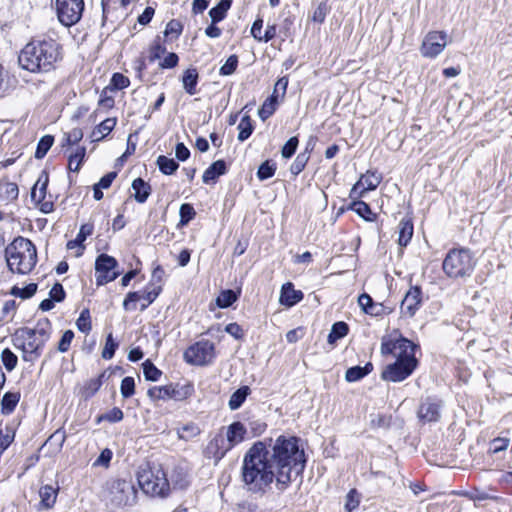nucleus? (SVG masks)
<instances>
[{"instance_id": "obj_1", "label": "nucleus", "mask_w": 512, "mask_h": 512, "mask_svg": "<svg viewBox=\"0 0 512 512\" xmlns=\"http://www.w3.org/2000/svg\"><path fill=\"white\" fill-rule=\"evenodd\" d=\"M267 456L278 472L277 489L280 491L286 490L306 465L304 449L296 437L279 436L267 447Z\"/></svg>"}, {"instance_id": "obj_2", "label": "nucleus", "mask_w": 512, "mask_h": 512, "mask_svg": "<svg viewBox=\"0 0 512 512\" xmlns=\"http://www.w3.org/2000/svg\"><path fill=\"white\" fill-rule=\"evenodd\" d=\"M277 474L267 456L265 443H254L244 455L241 467V477L247 491L265 494L274 481L277 483Z\"/></svg>"}, {"instance_id": "obj_3", "label": "nucleus", "mask_w": 512, "mask_h": 512, "mask_svg": "<svg viewBox=\"0 0 512 512\" xmlns=\"http://www.w3.org/2000/svg\"><path fill=\"white\" fill-rule=\"evenodd\" d=\"M416 345L410 340L399 337H385L381 343L382 354H392L396 361L386 366L382 379L391 382H401L408 378L416 369L418 361L415 357Z\"/></svg>"}, {"instance_id": "obj_4", "label": "nucleus", "mask_w": 512, "mask_h": 512, "mask_svg": "<svg viewBox=\"0 0 512 512\" xmlns=\"http://www.w3.org/2000/svg\"><path fill=\"white\" fill-rule=\"evenodd\" d=\"M61 58L60 45L53 39L33 40L21 50L18 62L30 72H48Z\"/></svg>"}, {"instance_id": "obj_5", "label": "nucleus", "mask_w": 512, "mask_h": 512, "mask_svg": "<svg viewBox=\"0 0 512 512\" xmlns=\"http://www.w3.org/2000/svg\"><path fill=\"white\" fill-rule=\"evenodd\" d=\"M52 331L51 322L47 318L38 320L34 328H21L14 335L13 342L23 352L25 361L38 358Z\"/></svg>"}, {"instance_id": "obj_6", "label": "nucleus", "mask_w": 512, "mask_h": 512, "mask_svg": "<svg viewBox=\"0 0 512 512\" xmlns=\"http://www.w3.org/2000/svg\"><path fill=\"white\" fill-rule=\"evenodd\" d=\"M247 430L243 423L235 421L221 428L206 447V454L215 462L220 461L228 451L245 440Z\"/></svg>"}, {"instance_id": "obj_7", "label": "nucleus", "mask_w": 512, "mask_h": 512, "mask_svg": "<svg viewBox=\"0 0 512 512\" xmlns=\"http://www.w3.org/2000/svg\"><path fill=\"white\" fill-rule=\"evenodd\" d=\"M6 260L12 272L27 274L36 264V248L29 239L20 238L6 248Z\"/></svg>"}, {"instance_id": "obj_8", "label": "nucleus", "mask_w": 512, "mask_h": 512, "mask_svg": "<svg viewBox=\"0 0 512 512\" xmlns=\"http://www.w3.org/2000/svg\"><path fill=\"white\" fill-rule=\"evenodd\" d=\"M475 267V260L470 250L452 249L443 260L442 268L444 273L453 279L468 277Z\"/></svg>"}, {"instance_id": "obj_9", "label": "nucleus", "mask_w": 512, "mask_h": 512, "mask_svg": "<svg viewBox=\"0 0 512 512\" xmlns=\"http://www.w3.org/2000/svg\"><path fill=\"white\" fill-rule=\"evenodd\" d=\"M137 480L141 489L152 496L164 497L170 489L166 473L159 465L141 468Z\"/></svg>"}, {"instance_id": "obj_10", "label": "nucleus", "mask_w": 512, "mask_h": 512, "mask_svg": "<svg viewBox=\"0 0 512 512\" xmlns=\"http://www.w3.org/2000/svg\"><path fill=\"white\" fill-rule=\"evenodd\" d=\"M136 495L131 481L113 479L106 483V500L114 507H122L130 504Z\"/></svg>"}, {"instance_id": "obj_11", "label": "nucleus", "mask_w": 512, "mask_h": 512, "mask_svg": "<svg viewBox=\"0 0 512 512\" xmlns=\"http://www.w3.org/2000/svg\"><path fill=\"white\" fill-rule=\"evenodd\" d=\"M55 10L59 22L65 27L76 25L81 20L84 0H55Z\"/></svg>"}, {"instance_id": "obj_12", "label": "nucleus", "mask_w": 512, "mask_h": 512, "mask_svg": "<svg viewBox=\"0 0 512 512\" xmlns=\"http://www.w3.org/2000/svg\"><path fill=\"white\" fill-rule=\"evenodd\" d=\"M194 392L193 385L190 383L169 384L165 386H154L147 391L148 397L153 400H168L174 399L176 401H183L189 398Z\"/></svg>"}, {"instance_id": "obj_13", "label": "nucleus", "mask_w": 512, "mask_h": 512, "mask_svg": "<svg viewBox=\"0 0 512 512\" xmlns=\"http://www.w3.org/2000/svg\"><path fill=\"white\" fill-rule=\"evenodd\" d=\"M215 357V346L208 340L198 341L184 352V359L193 365H206Z\"/></svg>"}, {"instance_id": "obj_14", "label": "nucleus", "mask_w": 512, "mask_h": 512, "mask_svg": "<svg viewBox=\"0 0 512 512\" xmlns=\"http://www.w3.org/2000/svg\"><path fill=\"white\" fill-rule=\"evenodd\" d=\"M117 267L118 262L114 257L100 254L95 261L96 284L101 286L114 281L120 275Z\"/></svg>"}, {"instance_id": "obj_15", "label": "nucleus", "mask_w": 512, "mask_h": 512, "mask_svg": "<svg viewBox=\"0 0 512 512\" xmlns=\"http://www.w3.org/2000/svg\"><path fill=\"white\" fill-rule=\"evenodd\" d=\"M447 34L443 31H431L423 39L420 52L423 57L435 58L447 46Z\"/></svg>"}, {"instance_id": "obj_16", "label": "nucleus", "mask_w": 512, "mask_h": 512, "mask_svg": "<svg viewBox=\"0 0 512 512\" xmlns=\"http://www.w3.org/2000/svg\"><path fill=\"white\" fill-rule=\"evenodd\" d=\"M422 292L420 287H411L405 294L401 303V313L406 317H413L421 305Z\"/></svg>"}, {"instance_id": "obj_17", "label": "nucleus", "mask_w": 512, "mask_h": 512, "mask_svg": "<svg viewBox=\"0 0 512 512\" xmlns=\"http://www.w3.org/2000/svg\"><path fill=\"white\" fill-rule=\"evenodd\" d=\"M418 416L424 421H437L440 417V403L430 398L426 399L419 407Z\"/></svg>"}, {"instance_id": "obj_18", "label": "nucleus", "mask_w": 512, "mask_h": 512, "mask_svg": "<svg viewBox=\"0 0 512 512\" xmlns=\"http://www.w3.org/2000/svg\"><path fill=\"white\" fill-rule=\"evenodd\" d=\"M382 177L380 174L376 172H367L365 175H362L360 180L354 185L352 191H360V195H362L366 191L375 190L378 185L381 183Z\"/></svg>"}, {"instance_id": "obj_19", "label": "nucleus", "mask_w": 512, "mask_h": 512, "mask_svg": "<svg viewBox=\"0 0 512 512\" xmlns=\"http://www.w3.org/2000/svg\"><path fill=\"white\" fill-rule=\"evenodd\" d=\"M303 298V293L299 290H295L293 284L288 282L282 286L281 294H280V303L291 307L301 301Z\"/></svg>"}, {"instance_id": "obj_20", "label": "nucleus", "mask_w": 512, "mask_h": 512, "mask_svg": "<svg viewBox=\"0 0 512 512\" xmlns=\"http://www.w3.org/2000/svg\"><path fill=\"white\" fill-rule=\"evenodd\" d=\"M94 230V225L92 223H86L83 224L80 227V230L74 240H70L67 243L68 249H74L75 247H79V251L77 253V256L82 255L84 246L83 242L87 239L88 236L92 235Z\"/></svg>"}, {"instance_id": "obj_21", "label": "nucleus", "mask_w": 512, "mask_h": 512, "mask_svg": "<svg viewBox=\"0 0 512 512\" xmlns=\"http://www.w3.org/2000/svg\"><path fill=\"white\" fill-rule=\"evenodd\" d=\"M58 495V488H54L51 485L42 486L39 490V510L50 509L54 506Z\"/></svg>"}, {"instance_id": "obj_22", "label": "nucleus", "mask_w": 512, "mask_h": 512, "mask_svg": "<svg viewBox=\"0 0 512 512\" xmlns=\"http://www.w3.org/2000/svg\"><path fill=\"white\" fill-rule=\"evenodd\" d=\"M110 374L103 371L98 377L86 381L81 389V394L85 399L92 397L102 386L105 379H108Z\"/></svg>"}, {"instance_id": "obj_23", "label": "nucleus", "mask_w": 512, "mask_h": 512, "mask_svg": "<svg viewBox=\"0 0 512 512\" xmlns=\"http://www.w3.org/2000/svg\"><path fill=\"white\" fill-rule=\"evenodd\" d=\"M227 171L226 163L223 160H217L212 163L203 173L202 179L206 184L214 183L217 178L224 175Z\"/></svg>"}, {"instance_id": "obj_24", "label": "nucleus", "mask_w": 512, "mask_h": 512, "mask_svg": "<svg viewBox=\"0 0 512 512\" xmlns=\"http://www.w3.org/2000/svg\"><path fill=\"white\" fill-rule=\"evenodd\" d=\"M134 198L138 203H144L151 194V186L142 178H137L132 182Z\"/></svg>"}, {"instance_id": "obj_25", "label": "nucleus", "mask_w": 512, "mask_h": 512, "mask_svg": "<svg viewBox=\"0 0 512 512\" xmlns=\"http://www.w3.org/2000/svg\"><path fill=\"white\" fill-rule=\"evenodd\" d=\"M48 181H49L48 175L45 172H43L39 176L37 182L35 183V185L32 188V191H31L32 201L42 202L45 199Z\"/></svg>"}, {"instance_id": "obj_26", "label": "nucleus", "mask_w": 512, "mask_h": 512, "mask_svg": "<svg viewBox=\"0 0 512 512\" xmlns=\"http://www.w3.org/2000/svg\"><path fill=\"white\" fill-rule=\"evenodd\" d=\"M373 370L372 363L368 362L364 366H353L347 369L345 379L347 382H356L364 378Z\"/></svg>"}, {"instance_id": "obj_27", "label": "nucleus", "mask_w": 512, "mask_h": 512, "mask_svg": "<svg viewBox=\"0 0 512 512\" xmlns=\"http://www.w3.org/2000/svg\"><path fill=\"white\" fill-rule=\"evenodd\" d=\"M19 189L17 184L3 181L0 182V200L5 203H10L18 198Z\"/></svg>"}, {"instance_id": "obj_28", "label": "nucleus", "mask_w": 512, "mask_h": 512, "mask_svg": "<svg viewBox=\"0 0 512 512\" xmlns=\"http://www.w3.org/2000/svg\"><path fill=\"white\" fill-rule=\"evenodd\" d=\"M198 77V72L195 68H189L184 71L182 77L183 88L189 95L196 94Z\"/></svg>"}, {"instance_id": "obj_29", "label": "nucleus", "mask_w": 512, "mask_h": 512, "mask_svg": "<svg viewBox=\"0 0 512 512\" xmlns=\"http://www.w3.org/2000/svg\"><path fill=\"white\" fill-rule=\"evenodd\" d=\"M20 401L19 392H6L1 400V412L4 415L11 414Z\"/></svg>"}, {"instance_id": "obj_30", "label": "nucleus", "mask_w": 512, "mask_h": 512, "mask_svg": "<svg viewBox=\"0 0 512 512\" xmlns=\"http://www.w3.org/2000/svg\"><path fill=\"white\" fill-rule=\"evenodd\" d=\"M398 243L400 246H406L413 235V223L409 219H402L398 225Z\"/></svg>"}, {"instance_id": "obj_31", "label": "nucleus", "mask_w": 512, "mask_h": 512, "mask_svg": "<svg viewBox=\"0 0 512 512\" xmlns=\"http://www.w3.org/2000/svg\"><path fill=\"white\" fill-rule=\"evenodd\" d=\"M116 119L107 118L103 120L97 127L92 131L93 141H99L107 136L115 127Z\"/></svg>"}, {"instance_id": "obj_32", "label": "nucleus", "mask_w": 512, "mask_h": 512, "mask_svg": "<svg viewBox=\"0 0 512 512\" xmlns=\"http://www.w3.org/2000/svg\"><path fill=\"white\" fill-rule=\"evenodd\" d=\"M232 4V0H221L215 7L211 8L209 11V16L213 23H218L222 21L227 14V11L230 9Z\"/></svg>"}, {"instance_id": "obj_33", "label": "nucleus", "mask_w": 512, "mask_h": 512, "mask_svg": "<svg viewBox=\"0 0 512 512\" xmlns=\"http://www.w3.org/2000/svg\"><path fill=\"white\" fill-rule=\"evenodd\" d=\"M200 433V427L194 422H189L177 429L178 438L184 441H190L197 437Z\"/></svg>"}, {"instance_id": "obj_34", "label": "nucleus", "mask_w": 512, "mask_h": 512, "mask_svg": "<svg viewBox=\"0 0 512 512\" xmlns=\"http://www.w3.org/2000/svg\"><path fill=\"white\" fill-rule=\"evenodd\" d=\"M250 393V388L248 386H242L238 390H236L230 397L228 405L231 410H236L241 407V405L246 400L247 396Z\"/></svg>"}, {"instance_id": "obj_35", "label": "nucleus", "mask_w": 512, "mask_h": 512, "mask_svg": "<svg viewBox=\"0 0 512 512\" xmlns=\"http://www.w3.org/2000/svg\"><path fill=\"white\" fill-rule=\"evenodd\" d=\"M348 330L349 327L345 322L339 321L334 323L328 335V343L333 344L337 340L345 337L348 333Z\"/></svg>"}, {"instance_id": "obj_36", "label": "nucleus", "mask_w": 512, "mask_h": 512, "mask_svg": "<svg viewBox=\"0 0 512 512\" xmlns=\"http://www.w3.org/2000/svg\"><path fill=\"white\" fill-rule=\"evenodd\" d=\"M86 154L85 147H77L74 153L69 155L68 168L70 171L78 172Z\"/></svg>"}, {"instance_id": "obj_37", "label": "nucleus", "mask_w": 512, "mask_h": 512, "mask_svg": "<svg viewBox=\"0 0 512 512\" xmlns=\"http://www.w3.org/2000/svg\"><path fill=\"white\" fill-rule=\"evenodd\" d=\"M159 170L165 175H172L179 167V164L172 158L160 155L157 158Z\"/></svg>"}, {"instance_id": "obj_38", "label": "nucleus", "mask_w": 512, "mask_h": 512, "mask_svg": "<svg viewBox=\"0 0 512 512\" xmlns=\"http://www.w3.org/2000/svg\"><path fill=\"white\" fill-rule=\"evenodd\" d=\"M252 120L248 115H244L238 124V140L243 142L250 137L253 132Z\"/></svg>"}, {"instance_id": "obj_39", "label": "nucleus", "mask_w": 512, "mask_h": 512, "mask_svg": "<svg viewBox=\"0 0 512 512\" xmlns=\"http://www.w3.org/2000/svg\"><path fill=\"white\" fill-rule=\"evenodd\" d=\"M277 99V95H271L269 98L265 100V102L258 111L259 117L262 120H266L275 112Z\"/></svg>"}, {"instance_id": "obj_40", "label": "nucleus", "mask_w": 512, "mask_h": 512, "mask_svg": "<svg viewBox=\"0 0 512 512\" xmlns=\"http://www.w3.org/2000/svg\"><path fill=\"white\" fill-rule=\"evenodd\" d=\"M459 494L467 497L468 499H470L472 501H484V500L499 501V500H501V498L496 495L489 494L486 491H482V490H479L476 488L473 491L462 492Z\"/></svg>"}, {"instance_id": "obj_41", "label": "nucleus", "mask_w": 512, "mask_h": 512, "mask_svg": "<svg viewBox=\"0 0 512 512\" xmlns=\"http://www.w3.org/2000/svg\"><path fill=\"white\" fill-rule=\"evenodd\" d=\"M54 143V138L51 135H45L40 138L37 148L35 151V158L42 159L47 154L49 149L52 147Z\"/></svg>"}, {"instance_id": "obj_42", "label": "nucleus", "mask_w": 512, "mask_h": 512, "mask_svg": "<svg viewBox=\"0 0 512 512\" xmlns=\"http://www.w3.org/2000/svg\"><path fill=\"white\" fill-rule=\"evenodd\" d=\"M66 440V433L63 429H57L46 441V445L54 448L55 452H59Z\"/></svg>"}, {"instance_id": "obj_43", "label": "nucleus", "mask_w": 512, "mask_h": 512, "mask_svg": "<svg viewBox=\"0 0 512 512\" xmlns=\"http://www.w3.org/2000/svg\"><path fill=\"white\" fill-rule=\"evenodd\" d=\"M143 374L147 381H158L162 375L159 370L150 360H146L143 364Z\"/></svg>"}, {"instance_id": "obj_44", "label": "nucleus", "mask_w": 512, "mask_h": 512, "mask_svg": "<svg viewBox=\"0 0 512 512\" xmlns=\"http://www.w3.org/2000/svg\"><path fill=\"white\" fill-rule=\"evenodd\" d=\"M15 437V432L11 427L0 428V455L10 446Z\"/></svg>"}, {"instance_id": "obj_45", "label": "nucleus", "mask_w": 512, "mask_h": 512, "mask_svg": "<svg viewBox=\"0 0 512 512\" xmlns=\"http://www.w3.org/2000/svg\"><path fill=\"white\" fill-rule=\"evenodd\" d=\"M351 209L365 220L371 221L374 218V214L372 213L370 206L363 201L353 202Z\"/></svg>"}, {"instance_id": "obj_46", "label": "nucleus", "mask_w": 512, "mask_h": 512, "mask_svg": "<svg viewBox=\"0 0 512 512\" xmlns=\"http://www.w3.org/2000/svg\"><path fill=\"white\" fill-rule=\"evenodd\" d=\"M36 291H37V285L34 283H30L24 288L13 286L10 291V294L15 297H20L22 299H28V298L32 297L36 293Z\"/></svg>"}, {"instance_id": "obj_47", "label": "nucleus", "mask_w": 512, "mask_h": 512, "mask_svg": "<svg viewBox=\"0 0 512 512\" xmlns=\"http://www.w3.org/2000/svg\"><path fill=\"white\" fill-rule=\"evenodd\" d=\"M83 138V131L80 128H73L71 131L64 133L62 147L76 145Z\"/></svg>"}, {"instance_id": "obj_48", "label": "nucleus", "mask_w": 512, "mask_h": 512, "mask_svg": "<svg viewBox=\"0 0 512 512\" xmlns=\"http://www.w3.org/2000/svg\"><path fill=\"white\" fill-rule=\"evenodd\" d=\"M237 300V295L232 290H224L217 297L216 303L221 308L231 306Z\"/></svg>"}, {"instance_id": "obj_49", "label": "nucleus", "mask_w": 512, "mask_h": 512, "mask_svg": "<svg viewBox=\"0 0 512 512\" xmlns=\"http://www.w3.org/2000/svg\"><path fill=\"white\" fill-rule=\"evenodd\" d=\"M276 171V166L271 161L267 160L263 162L257 171V176L260 180H266L271 178Z\"/></svg>"}, {"instance_id": "obj_50", "label": "nucleus", "mask_w": 512, "mask_h": 512, "mask_svg": "<svg viewBox=\"0 0 512 512\" xmlns=\"http://www.w3.org/2000/svg\"><path fill=\"white\" fill-rule=\"evenodd\" d=\"M238 57L236 55H231L228 57L226 62L220 67L219 73L222 76L232 75L237 67H238Z\"/></svg>"}, {"instance_id": "obj_51", "label": "nucleus", "mask_w": 512, "mask_h": 512, "mask_svg": "<svg viewBox=\"0 0 512 512\" xmlns=\"http://www.w3.org/2000/svg\"><path fill=\"white\" fill-rule=\"evenodd\" d=\"M1 360L8 371H12L13 369H15L18 363L17 356L8 348L2 351Z\"/></svg>"}, {"instance_id": "obj_52", "label": "nucleus", "mask_w": 512, "mask_h": 512, "mask_svg": "<svg viewBox=\"0 0 512 512\" xmlns=\"http://www.w3.org/2000/svg\"><path fill=\"white\" fill-rule=\"evenodd\" d=\"M77 328L83 333H89L91 330L90 313L88 309L82 310L76 321Z\"/></svg>"}, {"instance_id": "obj_53", "label": "nucleus", "mask_w": 512, "mask_h": 512, "mask_svg": "<svg viewBox=\"0 0 512 512\" xmlns=\"http://www.w3.org/2000/svg\"><path fill=\"white\" fill-rule=\"evenodd\" d=\"M121 395L124 398L131 397L135 392V381L133 377L127 376L122 379L120 386Z\"/></svg>"}, {"instance_id": "obj_54", "label": "nucleus", "mask_w": 512, "mask_h": 512, "mask_svg": "<svg viewBox=\"0 0 512 512\" xmlns=\"http://www.w3.org/2000/svg\"><path fill=\"white\" fill-rule=\"evenodd\" d=\"M358 304L362 308V310L369 315L377 316L379 315L378 311H372L371 306L374 304L373 299L370 295L363 293L358 297Z\"/></svg>"}, {"instance_id": "obj_55", "label": "nucleus", "mask_w": 512, "mask_h": 512, "mask_svg": "<svg viewBox=\"0 0 512 512\" xmlns=\"http://www.w3.org/2000/svg\"><path fill=\"white\" fill-rule=\"evenodd\" d=\"M308 159H309V156L306 153L298 154L296 159L294 160V162L292 163V165L290 167L291 173L294 175L300 174L304 170V168L308 162Z\"/></svg>"}, {"instance_id": "obj_56", "label": "nucleus", "mask_w": 512, "mask_h": 512, "mask_svg": "<svg viewBox=\"0 0 512 512\" xmlns=\"http://www.w3.org/2000/svg\"><path fill=\"white\" fill-rule=\"evenodd\" d=\"M510 444L509 438L497 437L489 444V451L493 454L504 451Z\"/></svg>"}, {"instance_id": "obj_57", "label": "nucleus", "mask_w": 512, "mask_h": 512, "mask_svg": "<svg viewBox=\"0 0 512 512\" xmlns=\"http://www.w3.org/2000/svg\"><path fill=\"white\" fill-rule=\"evenodd\" d=\"M183 25L178 20H171L167 23L164 34L165 36H172L178 38L182 33Z\"/></svg>"}, {"instance_id": "obj_58", "label": "nucleus", "mask_w": 512, "mask_h": 512, "mask_svg": "<svg viewBox=\"0 0 512 512\" xmlns=\"http://www.w3.org/2000/svg\"><path fill=\"white\" fill-rule=\"evenodd\" d=\"M117 347L118 343L114 341L112 334H109L106 338V343L102 351V357L107 360L113 358Z\"/></svg>"}, {"instance_id": "obj_59", "label": "nucleus", "mask_w": 512, "mask_h": 512, "mask_svg": "<svg viewBox=\"0 0 512 512\" xmlns=\"http://www.w3.org/2000/svg\"><path fill=\"white\" fill-rule=\"evenodd\" d=\"M179 214L181 223L187 224L195 217L196 212L192 205L185 203L180 206Z\"/></svg>"}, {"instance_id": "obj_60", "label": "nucleus", "mask_w": 512, "mask_h": 512, "mask_svg": "<svg viewBox=\"0 0 512 512\" xmlns=\"http://www.w3.org/2000/svg\"><path fill=\"white\" fill-rule=\"evenodd\" d=\"M299 144V140L296 136L291 137L282 147L281 154L284 158L288 159L295 153Z\"/></svg>"}, {"instance_id": "obj_61", "label": "nucleus", "mask_w": 512, "mask_h": 512, "mask_svg": "<svg viewBox=\"0 0 512 512\" xmlns=\"http://www.w3.org/2000/svg\"><path fill=\"white\" fill-rule=\"evenodd\" d=\"M142 300V294L139 292H129L123 302V308L126 311H133L136 309V302Z\"/></svg>"}, {"instance_id": "obj_62", "label": "nucleus", "mask_w": 512, "mask_h": 512, "mask_svg": "<svg viewBox=\"0 0 512 512\" xmlns=\"http://www.w3.org/2000/svg\"><path fill=\"white\" fill-rule=\"evenodd\" d=\"M165 52V46L160 43L159 39H156L150 47V61L154 62L155 60L160 59Z\"/></svg>"}, {"instance_id": "obj_63", "label": "nucleus", "mask_w": 512, "mask_h": 512, "mask_svg": "<svg viewBox=\"0 0 512 512\" xmlns=\"http://www.w3.org/2000/svg\"><path fill=\"white\" fill-rule=\"evenodd\" d=\"M160 290H161V288L159 286V287L154 288V289H152L150 291H145L142 294L143 303L141 304V310H145L151 303L154 302V300L159 295Z\"/></svg>"}, {"instance_id": "obj_64", "label": "nucleus", "mask_w": 512, "mask_h": 512, "mask_svg": "<svg viewBox=\"0 0 512 512\" xmlns=\"http://www.w3.org/2000/svg\"><path fill=\"white\" fill-rule=\"evenodd\" d=\"M179 62V57L176 53L170 52L168 53L164 59L159 63V66L162 69H171L177 66Z\"/></svg>"}]
</instances>
